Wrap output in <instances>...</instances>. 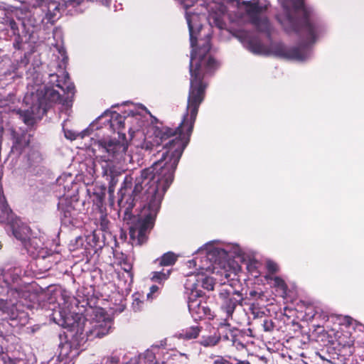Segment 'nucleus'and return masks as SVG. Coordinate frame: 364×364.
I'll return each instance as SVG.
<instances>
[{
    "instance_id": "e433bc0d",
    "label": "nucleus",
    "mask_w": 364,
    "mask_h": 364,
    "mask_svg": "<svg viewBox=\"0 0 364 364\" xmlns=\"http://www.w3.org/2000/svg\"><path fill=\"white\" fill-rule=\"evenodd\" d=\"M161 144L158 141V139H156L155 137L153 139V141L150 140H145L142 144V149H145L146 151H157V149L161 146Z\"/></svg>"
},
{
    "instance_id": "3c124183",
    "label": "nucleus",
    "mask_w": 364,
    "mask_h": 364,
    "mask_svg": "<svg viewBox=\"0 0 364 364\" xmlns=\"http://www.w3.org/2000/svg\"><path fill=\"white\" fill-rule=\"evenodd\" d=\"M159 291V287L157 285H152L150 287V291L147 294V299H153L155 294H157Z\"/></svg>"
},
{
    "instance_id": "1a4fd4ad",
    "label": "nucleus",
    "mask_w": 364,
    "mask_h": 364,
    "mask_svg": "<svg viewBox=\"0 0 364 364\" xmlns=\"http://www.w3.org/2000/svg\"><path fill=\"white\" fill-rule=\"evenodd\" d=\"M242 4L251 23H269L267 11L269 4L259 0H250L243 1Z\"/></svg>"
},
{
    "instance_id": "4be33fe9",
    "label": "nucleus",
    "mask_w": 364,
    "mask_h": 364,
    "mask_svg": "<svg viewBox=\"0 0 364 364\" xmlns=\"http://www.w3.org/2000/svg\"><path fill=\"white\" fill-rule=\"evenodd\" d=\"M59 300H63L60 287L49 285L47 287V306H53L54 304H60Z\"/></svg>"
},
{
    "instance_id": "052dcab7",
    "label": "nucleus",
    "mask_w": 364,
    "mask_h": 364,
    "mask_svg": "<svg viewBox=\"0 0 364 364\" xmlns=\"http://www.w3.org/2000/svg\"><path fill=\"white\" fill-rule=\"evenodd\" d=\"M92 299H87V305L90 306H91V302L92 301Z\"/></svg>"
},
{
    "instance_id": "423d86ee",
    "label": "nucleus",
    "mask_w": 364,
    "mask_h": 364,
    "mask_svg": "<svg viewBox=\"0 0 364 364\" xmlns=\"http://www.w3.org/2000/svg\"><path fill=\"white\" fill-rule=\"evenodd\" d=\"M28 166L25 178L28 186V195L33 207L43 202L46 196V174L43 159L38 151H32L28 156Z\"/></svg>"
},
{
    "instance_id": "7ed1b4c3",
    "label": "nucleus",
    "mask_w": 364,
    "mask_h": 364,
    "mask_svg": "<svg viewBox=\"0 0 364 364\" xmlns=\"http://www.w3.org/2000/svg\"><path fill=\"white\" fill-rule=\"evenodd\" d=\"M139 181L135 179V184L131 195L126 196L122 193L118 200L119 211L125 215L131 213L136 202L144 203L136 220L129 228L130 239L132 244L141 245L148 240L149 234L153 229L156 215L161 208L164 196L171 184L147 178Z\"/></svg>"
},
{
    "instance_id": "5fc2aeb1",
    "label": "nucleus",
    "mask_w": 364,
    "mask_h": 364,
    "mask_svg": "<svg viewBox=\"0 0 364 364\" xmlns=\"http://www.w3.org/2000/svg\"><path fill=\"white\" fill-rule=\"evenodd\" d=\"M344 321L346 323L347 326H350L352 324L353 318H350V316H346L344 318Z\"/></svg>"
},
{
    "instance_id": "a19ab883",
    "label": "nucleus",
    "mask_w": 364,
    "mask_h": 364,
    "mask_svg": "<svg viewBox=\"0 0 364 364\" xmlns=\"http://www.w3.org/2000/svg\"><path fill=\"white\" fill-rule=\"evenodd\" d=\"M261 325L263 328V330L267 332H270V331H273V329L274 328V326H275L273 321L268 318H264L262 320V323H261Z\"/></svg>"
},
{
    "instance_id": "f03ea898",
    "label": "nucleus",
    "mask_w": 364,
    "mask_h": 364,
    "mask_svg": "<svg viewBox=\"0 0 364 364\" xmlns=\"http://www.w3.org/2000/svg\"><path fill=\"white\" fill-rule=\"evenodd\" d=\"M215 25L220 30L227 29L254 54L272 55L286 60H305L309 48L319 36L316 24H282L285 33L295 37L298 42L297 46L287 47L282 42H272V24H254V32L241 28L243 24H237V28H228V24Z\"/></svg>"
},
{
    "instance_id": "49530a36",
    "label": "nucleus",
    "mask_w": 364,
    "mask_h": 364,
    "mask_svg": "<svg viewBox=\"0 0 364 364\" xmlns=\"http://www.w3.org/2000/svg\"><path fill=\"white\" fill-rule=\"evenodd\" d=\"M9 212V210L8 209V208L6 205H1V207H0V223H3L6 220L8 219Z\"/></svg>"
},
{
    "instance_id": "ea45409f",
    "label": "nucleus",
    "mask_w": 364,
    "mask_h": 364,
    "mask_svg": "<svg viewBox=\"0 0 364 364\" xmlns=\"http://www.w3.org/2000/svg\"><path fill=\"white\" fill-rule=\"evenodd\" d=\"M249 295H250L249 299H254L255 300L254 302H256V301L262 302V301H265L266 296L264 294V292L262 291H257L256 290H252L250 291Z\"/></svg>"
},
{
    "instance_id": "c9c22d12",
    "label": "nucleus",
    "mask_w": 364,
    "mask_h": 364,
    "mask_svg": "<svg viewBox=\"0 0 364 364\" xmlns=\"http://www.w3.org/2000/svg\"><path fill=\"white\" fill-rule=\"evenodd\" d=\"M98 225L100 226V229L105 233H111L109 230L110 222L107 218V214L101 213Z\"/></svg>"
},
{
    "instance_id": "f257e3e1",
    "label": "nucleus",
    "mask_w": 364,
    "mask_h": 364,
    "mask_svg": "<svg viewBox=\"0 0 364 364\" xmlns=\"http://www.w3.org/2000/svg\"><path fill=\"white\" fill-rule=\"evenodd\" d=\"M206 93L189 87L186 113L178 127H156L155 138L166 149L161 159L152 166L141 171L139 181L147 178L171 184L174 173L183 152L188 144L198 109L205 98Z\"/></svg>"
},
{
    "instance_id": "09e8293b",
    "label": "nucleus",
    "mask_w": 364,
    "mask_h": 364,
    "mask_svg": "<svg viewBox=\"0 0 364 364\" xmlns=\"http://www.w3.org/2000/svg\"><path fill=\"white\" fill-rule=\"evenodd\" d=\"M122 269L127 272L131 277H132L133 274L132 272V264L129 262L127 259H124L122 263Z\"/></svg>"
},
{
    "instance_id": "bb28decb",
    "label": "nucleus",
    "mask_w": 364,
    "mask_h": 364,
    "mask_svg": "<svg viewBox=\"0 0 364 364\" xmlns=\"http://www.w3.org/2000/svg\"><path fill=\"white\" fill-rule=\"evenodd\" d=\"M177 261V256L172 252L164 253L161 257L155 259L152 264L156 268L162 267H169L173 265Z\"/></svg>"
},
{
    "instance_id": "a18cd8bd",
    "label": "nucleus",
    "mask_w": 364,
    "mask_h": 364,
    "mask_svg": "<svg viewBox=\"0 0 364 364\" xmlns=\"http://www.w3.org/2000/svg\"><path fill=\"white\" fill-rule=\"evenodd\" d=\"M119 358L117 355H111L104 358L100 364H119Z\"/></svg>"
},
{
    "instance_id": "5701e85b",
    "label": "nucleus",
    "mask_w": 364,
    "mask_h": 364,
    "mask_svg": "<svg viewBox=\"0 0 364 364\" xmlns=\"http://www.w3.org/2000/svg\"><path fill=\"white\" fill-rule=\"evenodd\" d=\"M63 3L55 1H47V19L49 23H54L61 16V9L63 8Z\"/></svg>"
},
{
    "instance_id": "f8f14e48",
    "label": "nucleus",
    "mask_w": 364,
    "mask_h": 364,
    "mask_svg": "<svg viewBox=\"0 0 364 364\" xmlns=\"http://www.w3.org/2000/svg\"><path fill=\"white\" fill-rule=\"evenodd\" d=\"M65 323L61 327L67 328L70 333L75 332L71 336L80 337L84 338L85 328L87 326V320L82 315L74 313H67L64 318Z\"/></svg>"
},
{
    "instance_id": "412c9836",
    "label": "nucleus",
    "mask_w": 364,
    "mask_h": 364,
    "mask_svg": "<svg viewBox=\"0 0 364 364\" xmlns=\"http://www.w3.org/2000/svg\"><path fill=\"white\" fill-rule=\"evenodd\" d=\"M13 149H22L28 146L30 135L26 132H18L15 129H11Z\"/></svg>"
},
{
    "instance_id": "bf43d9fd",
    "label": "nucleus",
    "mask_w": 364,
    "mask_h": 364,
    "mask_svg": "<svg viewBox=\"0 0 364 364\" xmlns=\"http://www.w3.org/2000/svg\"><path fill=\"white\" fill-rule=\"evenodd\" d=\"M19 13H21V10L16 9L14 11V14L17 16Z\"/></svg>"
},
{
    "instance_id": "338daca9",
    "label": "nucleus",
    "mask_w": 364,
    "mask_h": 364,
    "mask_svg": "<svg viewBox=\"0 0 364 364\" xmlns=\"http://www.w3.org/2000/svg\"><path fill=\"white\" fill-rule=\"evenodd\" d=\"M11 271V269H9L7 271V272L5 274V277H7L9 274H10V272Z\"/></svg>"
},
{
    "instance_id": "864d4df0",
    "label": "nucleus",
    "mask_w": 364,
    "mask_h": 364,
    "mask_svg": "<svg viewBox=\"0 0 364 364\" xmlns=\"http://www.w3.org/2000/svg\"><path fill=\"white\" fill-rule=\"evenodd\" d=\"M233 360L235 361L234 364H251L247 360H240L236 358H234Z\"/></svg>"
},
{
    "instance_id": "72a5a7b5",
    "label": "nucleus",
    "mask_w": 364,
    "mask_h": 364,
    "mask_svg": "<svg viewBox=\"0 0 364 364\" xmlns=\"http://www.w3.org/2000/svg\"><path fill=\"white\" fill-rule=\"evenodd\" d=\"M245 338V336L244 333L240 331H238L237 333V337L234 338L232 341V346H234L237 350H242L246 348V344L244 343V340Z\"/></svg>"
},
{
    "instance_id": "0eeeda50",
    "label": "nucleus",
    "mask_w": 364,
    "mask_h": 364,
    "mask_svg": "<svg viewBox=\"0 0 364 364\" xmlns=\"http://www.w3.org/2000/svg\"><path fill=\"white\" fill-rule=\"evenodd\" d=\"M23 102L28 106L25 110L18 109L23 122L28 126H32L36 119H41L46 114V85H41L35 92L27 93Z\"/></svg>"
},
{
    "instance_id": "aec40b11",
    "label": "nucleus",
    "mask_w": 364,
    "mask_h": 364,
    "mask_svg": "<svg viewBox=\"0 0 364 364\" xmlns=\"http://www.w3.org/2000/svg\"><path fill=\"white\" fill-rule=\"evenodd\" d=\"M333 333L334 335V345L337 344L343 348H348L350 349L353 346L354 338L348 331H337Z\"/></svg>"
},
{
    "instance_id": "de8ad7c7",
    "label": "nucleus",
    "mask_w": 364,
    "mask_h": 364,
    "mask_svg": "<svg viewBox=\"0 0 364 364\" xmlns=\"http://www.w3.org/2000/svg\"><path fill=\"white\" fill-rule=\"evenodd\" d=\"M105 188H104L101 193H94V196H95V199H94V201H95V203L98 205H102V203H103V200H104V198H105Z\"/></svg>"
},
{
    "instance_id": "4d7b16f0",
    "label": "nucleus",
    "mask_w": 364,
    "mask_h": 364,
    "mask_svg": "<svg viewBox=\"0 0 364 364\" xmlns=\"http://www.w3.org/2000/svg\"><path fill=\"white\" fill-rule=\"evenodd\" d=\"M19 277V274L18 272L15 274V276L13 277L12 280L14 282L16 279H17Z\"/></svg>"
},
{
    "instance_id": "c85d7f7f",
    "label": "nucleus",
    "mask_w": 364,
    "mask_h": 364,
    "mask_svg": "<svg viewBox=\"0 0 364 364\" xmlns=\"http://www.w3.org/2000/svg\"><path fill=\"white\" fill-rule=\"evenodd\" d=\"M220 341V337L217 334L210 335L208 336H202L199 343L203 347H213L218 344Z\"/></svg>"
},
{
    "instance_id": "58836bf2",
    "label": "nucleus",
    "mask_w": 364,
    "mask_h": 364,
    "mask_svg": "<svg viewBox=\"0 0 364 364\" xmlns=\"http://www.w3.org/2000/svg\"><path fill=\"white\" fill-rule=\"evenodd\" d=\"M259 304L260 301L252 302L250 304V311L255 317H262L264 314V312L261 311V309L259 306Z\"/></svg>"
},
{
    "instance_id": "69168bd1",
    "label": "nucleus",
    "mask_w": 364,
    "mask_h": 364,
    "mask_svg": "<svg viewBox=\"0 0 364 364\" xmlns=\"http://www.w3.org/2000/svg\"><path fill=\"white\" fill-rule=\"evenodd\" d=\"M128 129H129V132H131V131L134 132V128H133V127H128Z\"/></svg>"
},
{
    "instance_id": "a211bd4d",
    "label": "nucleus",
    "mask_w": 364,
    "mask_h": 364,
    "mask_svg": "<svg viewBox=\"0 0 364 364\" xmlns=\"http://www.w3.org/2000/svg\"><path fill=\"white\" fill-rule=\"evenodd\" d=\"M188 310L191 314L194 319H203L205 317L209 318L213 317V313L211 309L207 306L205 302L199 303L191 302V305H188Z\"/></svg>"
},
{
    "instance_id": "2eb2a0df",
    "label": "nucleus",
    "mask_w": 364,
    "mask_h": 364,
    "mask_svg": "<svg viewBox=\"0 0 364 364\" xmlns=\"http://www.w3.org/2000/svg\"><path fill=\"white\" fill-rule=\"evenodd\" d=\"M287 13H301L303 16L302 23H311V11L304 4V0H279Z\"/></svg>"
},
{
    "instance_id": "37998d69",
    "label": "nucleus",
    "mask_w": 364,
    "mask_h": 364,
    "mask_svg": "<svg viewBox=\"0 0 364 364\" xmlns=\"http://www.w3.org/2000/svg\"><path fill=\"white\" fill-rule=\"evenodd\" d=\"M214 280L212 277H206L202 280V287L208 291L213 290L214 289Z\"/></svg>"
},
{
    "instance_id": "c756f323",
    "label": "nucleus",
    "mask_w": 364,
    "mask_h": 364,
    "mask_svg": "<svg viewBox=\"0 0 364 364\" xmlns=\"http://www.w3.org/2000/svg\"><path fill=\"white\" fill-rule=\"evenodd\" d=\"M265 279L267 280H272L274 282V287L279 289L282 293L286 294L288 287L282 278L277 276L272 277L270 275H266Z\"/></svg>"
},
{
    "instance_id": "a878e982",
    "label": "nucleus",
    "mask_w": 364,
    "mask_h": 364,
    "mask_svg": "<svg viewBox=\"0 0 364 364\" xmlns=\"http://www.w3.org/2000/svg\"><path fill=\"white\" fill-rule=\"evenodd\" d=\"M202 331L203 326L196 323L183 329L179 333V338L184 340L195 339L199 336Z\"/></svg>"
},
{
    "instance_id": "f704fd0d",
    "label": "nucleus",
    "mask_w": 364,
    "mask_h": 364,
    "mask_svg": "<svg viewBox=\"0 0 364 364\" xmlns=\"http://www.w3.org/2000/svg\"><path fill=\"white\" fill-rule=\"evenodd\" d=\"M9 26L11 27V29L12 30L13 33L14 35H17L18 38L21 39V41H23L22 36H23L24 37H26V36L28 34L27 32H25V33H23L26 30V24L14 23V24H9Z\"/></svg>"
},
{
    "instance_id": "4c0bfd02",
    "label": "nucleus",
    "mask_w": 364,
    "mask_h": 364,
    "mask_svg": "<svg viewBox=\"0 0 364 364\" xmlns=\"http://www.w3.org/2000/svg\"><path fill=\"white\" fill-rule=\"evenodd\" d=\"M210 358L213 360L212 364H234L230 356L212 354Z\"/></svg>"
},
{
    "instance_id": "9b49d317",
    "label": "nucleus",
    "mask_w": 364,
    "mask_h": 364,
    "mask_svg": "<svg viewBox=\"0 0 364 364\" xmlns=\"http://www.w3.org/2000/svg\"><path fill=\"white\" fill-rule=\"evenodd\" d=\"M221 309L226 313L228 317H232L235 308L242 305L244 299L242 294L237 291L223 289L219 293Z\"/></svg>"
},
{
    "instance_id": "2f4dec72",
    "label": "nucleus",
    "mask_w": 364,
    "mask_h": 364,
    "mask_svg": "<svg viewBox=\"0 0 364 364\" xmlns=\"http://www.w3.org/2000/svg\"><path fill=\"white\" fill-rule=\"evenodd\" d=\"M186 294H188V306L191 305V302L199 303L200 298L203 296V291L196 288L191 289Z\"/></svg>"
},
{
    "instance_id": "dca6fc26",
    "label": "nucleus",
    "mask_w": 364,
    "mask_h": 364,
    "mask_svg": "<svg viewBox=\"0 0 364 364\" xmlns=\"http://www.w3.org/2000/svg\"><path fill=\"white\" fill-rule=\"evenodd\" d=\"M102 161L104 162V164H102V174L108 181V191L112 194L114 193V188L118 183V177L120 175V172L117 170L116 166L113 164V161Z\"/></svg>"
},
{
    "instance_id": "13d9d810",
    "label": "nucleus",
    "mask_w": 364,
    "mask_h": 364,
    "mask_svg": "<svg viewBox=\"0 0 364 364\" xmlns=\"http://www.w3.org/2000/svg\"><path fill=\"white\" fill-rule=\"evenodd\" d=\"M126 364H137L136 360H130L129 362H127Z\"/></svg>"
},
{
    "instance_id": "8fccbe9b",
    "label": "nucleus",
    "mask_w": 364,
    "mask_h": 364,
    "mask_svg": "<svg viewBox=\"0 0 364 364\" xmlns=\"http://www.w3.org/2000/svg\"><path fill=\"white\" fill-rule=\"evenodd\" d=\"M30 53H25L20 61L18 62V67H26L29 63Z\"/></svg>"
},
{
    "instance_id": "79ce46f5",
    "label": "nucleus",
    "mask_w": 364,
    "mask_h": 364,
    "mask_svg": "<svg viewBox=\"0 0 364 364\" xmlns=\"http://www.w3.org/2000/svg\"><path fill=\"white\" fill-rule=\"evenodd\" d=\"M266 268L269 274H276L279 269V265L272 260H268L266 263Z\"/></svg>"
},
{
    "instance_id": "393cba45",
    "label": "nucleus",
    "mask_w": 364,
    "mask_h": 364,
    "mask_svg": "<svg viewBox=\"0 0 364 364\" xmlns=\"http://www.w3.org/2000/svg\"><path fill=\"white\" fill-rule=\"evenodd\" d=\"M238 331L237 328H232L229 323H220L218 328V336L220 337V340L232 343L234 338L237 337Z\"/></svg>"
},
{
    "instance_id": "f3484780",
    "label": "nucleus",
    "mask_w": 364,
    "mask_h": 364,
    "mask_svg": "<svg viewBox=\"0 0 364 364\" xmlns=\"http://www.w3.org/2000/svg\"><path fill=\"white\" fill-rule=\"evenodd\" d=\"M206 11L208 12V23H223L224 16L227 13V6L218 2L205 4Z\"/></svg>"
},
{
    "instance_id": "cd10ccee",
    "label": "nucleus",
    "mask_w": 364,
    "mask_h": 364,
    "mask_svg": "<svg viewBox=\"0 0 364 364\" xmlns=\"http://www.w3.org/2000/svg\"><path fill=\"white\" fill-rule=\"evenodd\" d=\"M170 274V270L165 271L164 269L156 270L151 272L150 279L154 282L161 284L169 277Z\"/></svg>"
},
{
    "instance_id": "473e14b6",
    "label": "nucleus",
    "mask_w": 364,
    "mask_h": 364,
    "mask_svg": "<svg viewBox=\"0 0 364 364\" xmlns=\"http://www.w3.org/2000/svg\"><path fill=\"white\" fill-rule=\"evenodd\" d=\"M11 294L14 297L19 300L18 302L22 303L23 304H24L22 299L26 301L27 299L30 296V291L23 289H11Z\"/></svg>"
},
{
    "instance_id": "e2e57ef3",
    "label": "nucleus",
    "mask_w": 364,
    "mask_h": 364,
    "mask_svg": "<svg viewBox=\"0 0 364 364\" xmlns=\"http://www.w3.org/2000/svg\"><path fill=\"white\" fill-rule=\"evenodd\" d=\"M3 132H4V129H3V127H0V136H2Z\"/></svg>"
},
{
    "instance_id": "680f3d73",
    "label": "nucleus",
    "mask_w": 364,
    "mask_h": 364,
    "mask_svg": "<svg viewBox=\"0 0 364 364\" xmlns=\"http://www.w3.org/2000/svg\"><path fill=\"white\" fill-rule=\"evenodd\" d=\"M127 182H129V183H131V178H129H129L128 177H126L125 179H124V183H127Z\"/></svg>"
},
{
    "instance_id": "6e6552de",
    "label": "nucleus",
    "mask_w": 364,
    "mask_h": 364,
    "mask_svg": "<svg viewBox=\"0 0 364 364\" xmlns=\"http://www.w3.org/2000/svg\"><path fill=\"white\" fill-rule=\"evenodd\" d=\"M97 144L101 161H121L128 149L127 141L116 139H100L97 141Z\"/></svg>"
},
{
    "instance_id": "0e129e2a",
    "label": "nucleus",
    "mask_w": 364,
    "mask_h": 364,
    "mask_svg": "<svg viewBox=\"0 0 364 364\" xmlns=\"http://www.w3.org/2000/svg\"><path fill=\"white\" fill-rule=\"evenodd\" d=\"M13 232H14V234L15 237H16V238H18V235H17V231H16V230H14Z\"/></svg>"
},
{
    "instance_id": "603ef678",
    "label": "nucleus",
    "mask_w": 364,
    "mask_h": 364,
    "mask_svg": "<svg viewBox=\"0 0 364 364\" xmlns=\"http://www.w3.org/2000/svg\"><path fill=\"white\" fill-rule=\"evenodd\" d=\"M143 304V302L139 299L138 298L134 299L133 302V307L135 311H139L141 309L140 305Z\"/></svg>"
},
{
    "instance_id": "39448f33",
    "label": "nucleus",
    "mask_w": 364,
    "mask_h": 364,
    "mask_svg": "<svg viewBox=\"0 0 364 364\" xmlns=\"http://www.w3.org/2000/svg\"><path fill=\"white\" fill-rule=\"evenodd\" d=\"M192 48L189 63V87L206 93L209 77L220 67L211 55L212 24H188Z\"/></svg>"
},
{
    "instance_id": "6e6d98bb",
    "label": "nucleus",
    "mask_w": 364,
    "mask_h": 364,
    "mask_svg": "<svg viewBox=\"0 0 364 364\" xmlns=\"http://www.w3.org/2000/svg\"><path fill=\"white\" fill-rule=\"evenodd\" d=\"M4 23H15V20L12 18H9L7 17V19L4 21Z\"/></svg>"
},
{
    "instance_id": "6ab92c4d",
    "label": "nucleus",
    "mask_w": 364,
    "mask_h": 364,
    "mask_svg": "<svg viewBox=\"0 0 364 364\" xmlns=\"http://www.w3.org/2000/svg\"><path fill=\"white\" fill-rule=\"evenodd\" d=\"M136 118L132 116L123 117L121 114L114 112L110 119V127L114 132L121 134L122 130L125 129L126 126L132 124Z\"/></svg>"
},
{
    "instance_id": "b1692460",
    "label": "nucleus",
    "mask_w": 364,
    "mask_h": 364,
    "mask_svg": "<svg viewBox=\"0 0 364 364\" xmlns=\"http://www.w3.org/2000/svg\"><path fill=\"white\" fill-rule=\"evenodd\" d=\"M51 311V313L48 314L51 321L60 326L65 323L64 318L67 312L60 306V304H54L53 306H47V311Z\"/></svg>"
},
{
    "instance_id": "774afa93",
    "label": "nucleus",
    "mask_w": 364,
    "mask_h": 364,
    "mask_svg": "<svg viewBox=\"0 0 364 364\" xmlns=\"http://www.w3.org/2000/svg\"><path fill=\"white\" fill-rule=\"evenodd\" d=\"M17 270H18V269H16V268H14V269H13V271H14V272H16V271H17Z\"/></svg>"
},
{
    "instance_id": "4468645a",
    "label": "nucleus",
    "mask_w": 364,
    "mask_h": 364,
    "mask_svg": "<svg viewBox=\"0 0 364 364\" xmlns=\"http://www.w3.org/2000/svg\"><path fill=\"white\" fill-rule=\"evenodd\" d=\"M58 210L62 223L66 225H73L77 211L73 205V200L68 197L59 198Z\"/></svg>"
},
{
    "instance_id": "ddd939ff",
    "label": "nucleus",
    "mask_w": 364,
    "mask_h": 364,
    "mask_svg": "<svg viewBox=\"0 0 364 364\" xmlns=\"http://www.w3.org/2000/svg\"><path fill=\"white\" fill-rule=\"evenodd\" d=\"M183 6L186 9L187 23L200 21L201 15H205L207 8L203 0H183Z\"/></svg>"
},
{
    "instance_id": "7c9ffc66",
    "label": "nucleus",
    "mask_w": 364,
    "mask_h": 364,
    "mask_svg": "<svg viewBox=\"0 0 364 364\" xmlns=\"http://www.w3.org/2000/svg\"><path fill=\"white\" fill-rule=\"evenodd\" d=\"M316 341L323 343V346L334 345L333 337L323 329L318 333Z\"/></svg>"
},
{
    "instance_id": "9d476101",
    "label": "nucleus",
    "mask_w": 364,
    "mask_h": 364,
    "mask_svg": "<svg viewBox=\"0 0 364 364\" xmlns=\"http://www.w3.org/2000/svg\"><path fill=\"white\" fill-rule=\"evenodd\" d=\"M112 326V320L105 318V316L102 320H87V326L85 328V336L87 340H93L95 338H101L107 335Z\"/></svg>"
},
{
    "instance_id": "c03bdc74",
    "label": "nucleus",
    "mask_w": 364,
    "mask_h": 364,
    "mask_svg": "<svg viewBox=\"0 0 364 364\" xmlns=\"http://www.w3.org/2000/svg\"><path fill=\"white\" fill-rule=\"evenodd\" d=\"M144 359L146 363H149L150 364H154L156 361V355L155 353L151 350H146L144 355Z\"/></svg>"
},
{
    "instance_id": "20e7f679",
    "label": "nucleus",
    "mask_w": 364,
    "mask_h": 364,
    "mask_svg": "<svg viewBox=\"0 0 364 364\" xmlns=\"http://www.w3.org/2000/svg\"><path fill=\"white\" fill-rule=\"evenodd\" d=\"M49 44L47 51L49 58L47 64V107L49 104H57L67 109L73 106L76 90L66 70L68 56L64 48L61 30L56 28L53 31V41Z\"/></svg>"
}]
</instances>
